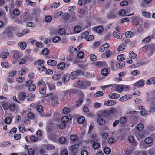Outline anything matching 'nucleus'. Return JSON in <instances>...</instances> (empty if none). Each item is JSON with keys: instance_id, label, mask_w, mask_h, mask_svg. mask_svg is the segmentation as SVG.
<instances>
[{"instance_id": "f704fd0d", "label": "nucleus", "mask_w": 155, "mask_h": 155, "mask_svg": "<svg viewBox=\"0 0 155 155\" xmlns=\"http://www.w3.org/2000/svg\"><path fill=\"white\" fill-rule=\"evenodd\" d=\"M144 141L146 144H149L152 143V139L150 137H147L145 139Z\"/></svg>"}, {"instance_id": "cd10ccee", "label": "nucleus", "mask_w": 155, "mask_h": 155, "mask_svg": "<svg viewBox=\"0 0 155 155\" xmlns=\"http://www.w3.org/2000/svg\"><path fill=\"white\" fill-rule=\"evenodd\" d=\"M136 128L138 131L142 130L144 129V126L141 123L139 124L136 126Z\"/></svg>"}, {"instance_id": "a878e982", "label": "nucleus", "mask_w": 155, "mask_h": 155, "mask_svg": "<svg viewBox=\"0 0 155 155\" xmlns=\"http://www.w3.org/2000/svg\"><path fill=\"white\" fill-rule=\"evenodd\" d=\"M101 116L103 117L110 116L108 110L102 111L101 113Z\"/></svg>"}, {"instance_id": "e433bc0d", "label": "nucleus", "mask_w": 155, "mask_h": 155, "mask_svg": "<svg viewBox=\"0 0 155 155\" xmlns=\"http://www.w3.org/2000/svg\"><path fill=\"white\" fill-rule=\"evenodd\" d=\"M130 97H129L127 95L122 96L119 99V100L120 101H127L128 99H130Z\"/></svg>"}, {"instance_id": "0eeeda50", "label": "nucleus", "mask_w": 155, "mask_h": 155, "mask_svg": "<svg viewBox=\"0 0 155 155\" xmlns=\"http://www.w3.org/2000/svg\"><path fill=\"white\" fill-rule=\"evenodd\" d=\"M116 101L114 100H107L104 102V104L107 106H113L115 104Z\"/></svg>"}, {"instance_id": "f257e3e1", "label": "nucleus", "mask_w": 155, "mask_h": 155, "mask_svg": "<svg viewBox=\"0 0 155 155\" xmlns=\"http://www.w3.org/2000/svg\"><path fill=\"white\" fill-rule=\"evenodd\" d=\"M12 28H11L8 27L3 33V35L5 37L9 38H12L13 36V35L12 32Z\"/></svg>"}, {"instance_id": "412c9836", "label": "nucleus", "mask_w": 155, "mask_h": 155, "mask_svg": "<svg viewBox=\"0 0 155 155\" xmlns=\"http://www.w3.org/2000/svg\"><path fill=\"white\" fill-rule=\"evenodd\" d=\"M113 35L114 37L118 39L121 40L123 39L122 35L119 33L114 32L113 33Z\"/></svg>"}, {"instance_id": "5fc2aeb1", "label": "nucleus", "mask_w": 155, "mask_h": 155, "mask_svg": "<svg viewBox=\"0 0 155 155\" xmlns=\"http://www.w3.org/2000/svg\"><path fill=\"white\" fill-rule=\"evenodd\" d=\"M125 46L124 44H121L119 45L118 48V51H122L125 49Z\"/></svg>"}, {"instance_id": "4d7b16f0", "label": "nucleus", "mask_w": 155, "mask_h": 155, "mask_svg": "<svg viewBox=\"0 0 155 155\" xmlns=\"http://www.w3.org/2000/svg\"><path fill=\"white\" fill-rule=\"evenodd\" d=\"M1 65L2 67L4 68H8L9 66L8 63L6 62H3L1 63Z\"/></svg>"}, {"instance_id": "2eb2a0df", "label": "nucleus", "mask_w": 155, "mask_h": 155, "mask_svg": "<svg viewBox=\"0 0 155 155\" xmlns=\"http://www.w3.org/2000/svg\"><path fill=\"white\" fill-rule=\"evenodd\" d=\"M155 78L154 77L150 78L146 81V84L147 85H150L153 84H154Z\"/></svg>"}, {"instance_id": "774afa93", "label": "nucleus", "mask_w": 155, "mask_h": 155, "mask_svg": "<svg viewBox=\"0 0 155 155\" xmlns=\"http://www.w3.org/2000/svg\"><path fill=\"white\" fill-rule=\"evenodd\" d=\"M103 28L102 26H99L96 28V31L98 33H101L103 31Z\"/></svg>"}, {"instance_id": "79ce46f5", "label": "nucleus", "mask_w": 155, "mask_h": 155, "mask_svg": "<svg viewBox=\"0 0 155 155\" xmlns=\"http://www.w3.org/2000/svg\"><path fill=\"white\" fill-rule=\"evenodd\" d=\"M149 113H147V111L145 110H143L140 112V114L141 115L146 117L150 113V112H148Z\"/></svg>"}, {"instance_id": "f3484780", "label": "nucleus", "mask_w": 155, "mask_h": 155, "mask_svg": "<svg viewBox=\"0 0 155 155\" xmlns=\"http://www.w3.org/2000/svg\"><path fill=\"white\" fill-rule=\"evenodd\" d=\"M70 78V76L69 74H66L63 76L62 81L64 83H66L68 82Z\"/></svg>"}, {"instance_id": "72a5a7b5", "label": "nucleus", "mask_w": 155, "mask_h": 155, "mask_svg": "<svg viewBox=\"0 0 155 155\" xmlns=\"http://www.w3.org/2000/svg\"><path fill=\"white\" fill-rule=\"evenodd\" d=\"M38 68L39 70L42 71H45L46 69V68L44 66L43 64L38 65Z\"/></svg>"}, {"instance_id": "052dcab7", "label": "nucleus", "mask_w": 155, "mask_h": 155, "mask_svg": "<svg viewBox=\"0 0 155 155\" xmlns=\"http://www.w3.org/2000/svg\"><path fill=\"white\" fill-rule=\"evenodd\" d=\"M104 62L100 61H97L95 63V65L98 67H101L104 65Z\"/></svg>"}, {"instance_id": "bf43d9fd", "label": "nucleus", "mask_w": 155, "mask_h": 155, "mask_svg": "<svg viewBox=\"0 0 155 155\" xmlns=\"http://www.w3.org/2000/svg\"><path fill=\"white\" fill-rule=\"evenodd\" d=\"M120 122L122 124H124L127 121V119L126 117H122L120 119Z\"/></svg>"}, {"instance_id": "603ef678", "label": "nucleus", "mask_w": 155, "mask_h": 155, "mask_svg": "<svg viewBox=\"0 0 155 155\" xmlns=\"http://www.w3.org/2000/svg\"><path fill=\"white\" fill-rule=\"evenodd\" d=\"M150 105L151 106L150 109V112H154L155 111V102L152 103Z\"/></svg>"}, {"instance_id": "5701e85b", "label": "nucleus", "mask_w": 155, "mask_h": 155, "mask_svg": "<svg viewBox=\"0 0 155 155\" xmlns=\"http://www.w3.org/2000/svg\"><path fill=\"white\" fill-rule=\"evenodd\" d=\"M18 45H19L21 48L22 50L25 49L26 48L27 44L25 42H22L18 44Z\"/></svg>"}, {"instance_id": "2f4dec72", "label": "nucleus", "mask_w": 155, "mask_h": 155, "mask_svg": "<svg viewBox=\"0 0 155 155\" xmlns=\"http://www.w3.org/2000/svg\"><path fill=\"white\" fill-rule=\"evenodd\" d=\"M9 109L12 112L14 111L16 109V106L15 104L12 103L9 106Z\"/></svg>"}, {"instance_id": "338daca9", "label": "nucleus", "mask_w": 155, "mask_h": 155, "mask_svg": "<svg viewBox=\"0 0 155 155\" xmlns=\"http://www.w3.org/2000/svg\"><path fill=\"white\" fill-rule=\"evenodd\" d=\"M90 57L91 60L93 61H95L96 60L97 57L94 54H91L90 56Z\"/></svg>"}, {"instance_id": "1a4fd4ad", "label": "nucleus", "mask_w": 155, "mask_h": 155, "mask_svg": "<svg viewBox=\"0 0 155 155\" xmlns=\"http://www.w3.org/2000/svg\"><path fill=\"white\" fill-rule=\"evenodd\" d=\"M26 97V94L25 93H18V99L20 101H23Z\"/></svg>"}, {"instance_id": "20e7f679", "label": "nucleus", "mask_w": 155, "mask_h": 155, "mask_svg": "<svg viewBox=\"0 0 155 155\" xmlns=\"http://www.w3.org/2000/svg\"><path fill=\"white\" fill-rule=\"evenodd\" d=\"M145 133L143 131H138L135 134V136L138 140H140L145 137Z\"/></svg>"}, {"instance_id": "f03ea898", "label": "nucleus", "mask_w": 155, "mask_h": 155, "mask_svg": "<svg viewBox=\"0 0 155 155\" xmlns=\"http://www.w3.org/2000/svg\"><path fill=\"white\" fill-rule=\"evenodd\" d=\"M129 58L130 59L129 60V58H128V59L126 61L128 63L131 64L133 62L132 59L135 58L137 55L133 51H130L129 52Z\"/></svg>"}, {"instance_id": "58836bf2", "label": "nucleus", "mask_w": 155, "mask_h": 155, "mask_svg": "<svg viewBox=\"0 0 155 155\" xmlns=\"http://www.w3.org/2000/svg\"><path fill=\"white\" fill-rule=\"evenodd\" d=\"M60 3L59 2H55L51 4V5L52 8H56L60 5Z\"/></svg>"}, {"instance_id": "0e129e2a", "label": "nucleus", "mask_w": 155, "mask_h": 155, "mask_svg": "<svg viewBox=\"0 0 155 155\" xmlns=\"http://www.w3.org/2000/svg\"><path fill=\"white\" fill-rule=\"evenodd\" d=\"M104 151L105 153L108 154L110 152V150L109 147H105L104 149Z\"/></svg>"}, {"instance_id": "9b49d317", "label": "nucleus", "mask_w": 155, "mask_h": 155, "mask_svg": "<svg viewBox=\"0 0 155 155\" xmlns=\"http://www.w3.org/2000/svg\"><path fill=\"white\" fill-rule=\"evenodd\" d=\"M134 86L138 87L139 86L143 87L144 85V81L143 80H140L134 84Z\"/></svg>"}, {"instance_id": "c756f323", "label": "nucleus", "mask_w": 155, "mask_h": 155, "mask_svg": "<svg viewBox=\"0 0 155 155\" xmlns=\"http://www.w3.org/2000/svg\"><path fill=\"white\" fill-rule=\"evenodd\" d=\"M97 122L99 125H103L105 124V121L104 119L101 118H99L97 120Z\"/></svg>"}, {"instance_id": "680f3d73", "label": "nucleus", "mask_w": 155, "mask_h": 155, "mask_svg": "<svg viewBox=\"0 0 155 155\" xmlns=\"http://www.w3.org/2000/svg\"><path fill=\"white\" fill-rule=\"evenodd\" d=\"M72 90L70 89L66 91H64L62 92L63 93L64 96H66L69 94L70 95L71 93L72 92Z\"/></svg>"}, {"instance_id": "9d476101", "label": "nucleus", "mask_w": 155, "mask_h": 155, "mask_svg": "<svg viewBox=\"0 0 155 155\" xmlns=\"http://www.w3.org/2000/svg\"><path fill=\"white\" fill-rule=\"evenodd\" d=\"M125 65V62L124 61H118L116 64V65L118 68H122Z\"/></svg>"}, {"instance_id": "e2e57ef3", "label": "nucleus", "mask_w": 155, "mask_h": 155, "mask_svg": "<svg viewBox=\"0 0 155 155\" xmlns=\"http://www.w3.org/2000/svg\"><path fill=\"white\" fill-rule=\"evenodd\" d=\"M128 4V2L126 0H124L120 3V5L121 6H125L127 5Z\"/></svg>"}, {"instance_id": "37998d69", "label": "nucleus", "mask_w": 155, "mask_h": 155, "mask_svg": "<svg viewBox=\"0 0 155 155\" xmlns=\"http://www.w3.org/2000/svg\"><path fill=\"white\" fill-rule=\"evenodd\" d=\"M59 143L62 144L65 143L66 141V139L64 137H61L59 140Z\"/></svg>"}, {"instance_id": "69168bd1", "label": "nucleus", "mask_w": 155, "mask_h": 155, "mask_svg": "<svg viewBox=\"0 0 155 155\" xmlns=\"http://www.w3.org/2000/svg\"><path fill=\"white\" fill-rule=\"evenodd\" d=\"M140 73V71L138 70H135L132 71L131 74L133 75H137Z\"/></svg>"}, {"instance_id": "09e8293b", "label": "nucleus", "mask_w": 155, "mask_h": 155, "mask_svg": "<svg viewBox=\"0 0 155 155\" xmlns=\"http://www.w3.org/2000/svg\"><path fill=\"white\" fill-rule=\"evenodd\" d=\"M74 29L75 33H78L80 32L81 28L79 26H76L74 27Z\"/></svg>"}, {"instance_id": "8fccbe9b", "label": "nucleus", "mask_w": 155, "mask_h": 155, "mask_svg": "<svg viewBox=\"0 0 155 155\" xmlns=\"http://www.w3.org/2000/svg\"><path fill=\"white\" fill-rule=\"evenodd\" d=\"M36 88V86L34 84H32L28 87V90L30 91H32L35 90Z\"/></svg>"}, {"instance_id": "a18cd8bd", "label": "nucleus", "mask_w": 155, "mask_h": 155, "mask_svg": "<svg viewBox=\"0 0 155 155\" xmlns=\"http://www.w3.org/2000/svg\"><path fill=\"white\" fill-rule=\"evenodd\" d=\"M42 54L44 55H48L49 53V51L47 48H45L43 49L41 52Z\"/></svg>"}, {"instance_id": "dca6fc26", "label": "nucleus", "mask_w": 155, "mask_h": 155, "mask_svg": "<svg viewBox=\"0 0 155 155\" xmlns=\"http://www.w3.org/2000/svg\"><path fill=\"white\" fill-rule=\"evenodd\" d=\"M84 81H78V87L81 89H85L86 87L84 85Z\"/></svg>"}, {"instance_id": "f8f14e48", "label": "nucleus", "mask_w": 155, "mask_h": 155, "mask_svg": "<svg viewBox=\"0 0 155 155\" xmlns=\"http://www.w3.org/2000/svg\"><path fill=\"white\" fill-rule=\"evenodd\" d=\"M77 147V145H73L69 147V150L73 153H76L78 151Z\"/></svg>"}, {"instance_id": "bb28decb", "label": "nucleus", "mask_w": 155, "mask_h": 155, "mask_svg": "<svg viewBox=\"0 0 155 155\" xmlns=\"http://www.w3.org/2000/svg\"><path fill=\"white\" fill-rule=\"evenodd\" d=\"M116 91L119 92H121L123 90L122 85H118L116 87Z\"/></svg>"}, {"instance_id": "4468645a", "label": "nucleus", "mask_w": 155, "mask_h": 155, "mask_svg": "<svg viewBox=\"0 0 155 155\" xmlns=\"http://www.w3.org/2000/svg\"><path fill=\"white\" fill-rule=\"evenodd\" d=\"M110 45L107 43L103 45L101 47L100 51L103 52L104 51L106 50L108 48H109Z\"/></svg>"}, {"instance_id": "49530a36", "label": "nucleus", "mask_w": 155, "mask_h": 155, "mask_svg": "<svg viewBox=\"0 0 155 155\" xmlns=\"http://www.w3.org/2000/svg\"><path fill=\"white\" fill-rule=\"evenodd\" d=\"M35 153V150L33 148H30L28 151V153L29 155H34Z\"/></svg>"}, {"instance_id": "a211bd4d", "label": "nucleus", "mask_w": 155, "mask_h": 155, "mask_svg": "<svg viewBox=\"0 0 155 155\" xmlns=\"http://www.w3.org/2000/svg\"><path fill=\"white\" fill-rule=\"evenodd\" d=\"M63 73L62 72L59 73L58 74H56L53 76L52 79L54 80H58L63 75Z\"/></svg>"}, {"instance_id": "864d4df0", "label": "nucleus", "mask_w": 155, "mask_h": 155, "mask_svg": "<svg viewBox=\"0 0 155 155\" xmlns=\"http://www.w3.org/2000/svg\"><path fill=\"white\" fill-rule=\"evenodd\" d=\"M61 38L59 36H55L53 39V41L54 43H57L61 41Z\"/></svg>"}, {"instance_id": "3c124183", "label": "nucleus", "mask_w": 155, "mask_h": 155, "mask_svg": "<svg viewBox=\"0 0 155 155\" xmlns=\"http://www.w3.org/2000/svg\"><path fill=\"white\" fill-rule=\"evenodd\" d=\"M77 120L78 123H82L84 122L85 118L84 117L81 116L78 117Z\"/></svg>"}, {"instance_id": "13d9d810", "label": "nucleus", "mask_w": 155, "mask_h": 155, "mask_svg": "<svg viewBox=\"0 0 155 155\" xmlns=\"http://www.w3.org/2000/svg\"><path fill=\"white\" fill-rule=\"evenodd\" d=\"M71 140L73 141H76L78 140V137L76 135H72L70 137Z\"/></svg>"}, {"instance_id": "423d86ee", "label": "nucleus", "mask_w": 155, "mask_h": 155, "mask_svg": "<svg viewBox=\"0 0 155 155\" xmlns=\"http://www.w3.org/2000/svg\"><path fill=\"white\" fill-rule=\"evenodd\" d=\"M132 20L131 24L133 26L136 27L139 25V21L136 19L135 17H132Z\"/></svg>"}, {"instance_id": "393cba45", "label": "nucleus", "mask_w": 155, "mask_h": 155, "mask_svg": "<svg viewBox=\"0 0 155 155\" xmlns=\"http://www.w3.org/2000/svg\"><path fill=\"white\" fill-rule=\"evenodd\" d=\"M57 136L54 134H52L49 135L48 137V138L51 140L54 141L57 139Z\"/></svg>"}, {"instance_id": "de8ad7c7", "label": "nucleus", "mask_w": 155, "mask_h": 155, "mask_svg": "<svg viewBox=\"0 0 155 155\" xmlns=\"http://www.w3.org/2000/svg\"><path fill=\"white\" fill-rule=\"evenodd\" d=\"M104 93L102 91H98L94 94V96L96 97H98L100 96H103Z\"/></svg>"}, {"instance_id": "c03bdc74", "label": "nucleus", "mask_w": 155, "mask_h": 155, "mask_svg": "<svg viewBox=\"0 0 155 155\" xmlns=\"http://www.w3.org/2000/svg\"><path fill=\"white\" fill-rule=\"evenodd\" d=\"M77 76V75L76 74V72H75V71L72 72L71 73V78L72 79V80L74 79L75 78H76Z\"/></svg>"}, {"instance_id": "ea45409f", "label": "nucleus", "mask_w": 155, "mask_h": 155, "mask_svg": "<svg viewBox=\"0 0 155 155\" xmlns=\"http://www.w3.org/2000/svg\"><path fill=\"white\" fill-rule=\"evenodd\" d=\"M133 34L131 31H128L125 34V35L127 38H130L133 36Z\"/></svg>"}, {"instance_id": "ddd939ff", "label": "nucleus", "mask_w": 155, "mask_h": 155, "mask_svg": "<svg viewBox=\"0 0 155 155\" xmlns=\"http://www.w3.org/2000/svg\"><path fill=\"white\" fill-rule=\"evenodd\" d=\"M112 54L111 52L109 50L107 51L106 52L103 53L102 55V57L103 58H108L110 57Z\"/></svg>"}, {"instance_id": "39448f33", "label": "nucleus", "mask_w": 155, "mask_h": 155, "mask_svg": "<svg viewBox=\"0 0 155 155\" xmlns=\"http://www.w3.org/2000/svg\"><path fill=\"white\" fill-rule=\"evenodd\" d=\"M91 143L92 144L93 148L94 149H97L100 147V144L98 143V140L97 139H94L91 141Z\"/></svg>"}, {"instance_id": "7c9ffc66", "label": "nucleus", "mask_w": 155, "mask_h": 155, "mask_svg": "<svg viewBox=\"0 0 155 155\" xmlns=\"http://www.w3.org/2000/svg\"><path fill=\"white\" fill-rule=\"evenodd\" d=\"M57 67L58 69L63 70L65 67V64L63 62H62L58 64L57 65Z\"/></svg>"}, {"instance_id": "aec40b11", "label": "nucleus", "mask_w": 155, "mask_h": 155, "mask_svg": "<svg viewBox=\"0 0 155 155\" xmlns=\"http://www.w3.org/2000/svg\"><path fill=\"white\" fill-rule=\"evenodd\" d=\"M84 99V96H83L77 100L76 103V106L77 107H79L81 105Z\"/></svg>"}, {"instance_id": "4c0bfd02", "label": "nucleus", "mask_w": 155, "mask_h": 155, "mask_svg": "<svg viewBox=\"0 0 155 155\" xmlns=\"http://www.w3.org/2000/svg\"><path fill=\"white\" fill-rule=\"evenodd\" d=\"M101 72L102 74L104 76H107L108 75V71L106 68L103 69Z\"/></svg>"}, {"instance_id": "c9c22d12", "label": "nucleus", "mask_w": 155, "mask_h": 155, "mask_svg": "<svg viewBox=\"0 0 155 155\" xmlns=\"http://www.w3.org/2000/svg\"><path fill=\"white\" fill-rule=\"evenodd\" d=\"M9 55V53L8 52H4L0 54V57L2 58H5Z\"/></svg>"}, {"instance_id": "c85d7f7f", "label": "nucleus", "mask_w": 155, "mask_h": 155, "mask_svg": "<svg viewBox=\"0 0 155 155\" xmlns=\"http://www.w3.org/2000/svg\"><path fill=\"white\" fill-rule=\"evenodd\" d=\"M153 38L152 36H150L147 37L145 38L142 41L143 43H146L149 42L150 40L151 39Z\"/></svg>"}, {"instance_id": "6e6d98bb", "label": "nucleus", "mask_w": 155, "mask_h": 155, "mask_svg": "<svg viewBox=\"0 0 155 155\" xmlns=\"http://www.w3.org/2000/svg\"><path fill=\"white\" fill-rule=\"evenodd\" d=\"M13 13L15 16H18L20 14V12L18 9H15L13 10Z\"/></svg>"}, {"instance_id": "7ed1b4c3", "label": "nucleus", "mask_w": 155, "mask_h": 155, "mask_svg": "<svg viewBox=\"0 0 155 155\" xmlns=\"http://www.w3.org/2000/svg\"><path fill=\"white\" fill-rule=\"evenodd\" d=\"M13 57L16 60L19 59L21 57L22 55L20 52L18 50H14L12 51Z\"/></svg>"}, {"instance_id": "6e6552de", "label": "nucleus", "mask_w": 155, "mask_h": 155, "mask_svg": "<svg viewBox=\"0 0 155 155\" xmlns=\"http://www.w3.org/2000/svg\"><path fill=\"white\" fill-rule=\"evenodd\" d=\"M148 49L149 51V54L150 55H152L155 51V45H150L148 47Z\"/></svg>"}, {"instance_id": "4be33fe9", "label": "nucleus", "mask_w": 155, "mask_h": 155, "mask_svg": "<svg viewBox=\"0 0 155 155\" xmlns=\"http://www.w3.org/2000/svg\"><path fill=\"white\" fill-rule=\"evenodd\" d=\"M110 116L117 113V110L115 108L112 107L108 110Z\"/></svg>"}, {"instance_id": "a19ab883", "label": "nucleus", "mask_w": 155, "mask_h": 155, "mask_svg": "<svg viewBox=\"0 0 155 155\" xmlns=\"http://www.w3.org/2000/svg\"><path fill=\"white\" fill-rule=\"evenodd\" d=\"M19 130L22 132H24L26 131V130L23 124H20L19 125Z\"/></svg>"}, {"instance_id": "473e14b6", "label": "nucleus", "mask_w": 155, "mask_h": 155, "mask_svg": "<svg viewBox=\"0 0 155 155\" xmlns=\"http://www.w3.org/2000/svg\"><path fill=\"white\" fill-rule=\"evenodd\" d=\"M68 117L67 116H63L61 118V121L64 123H67L69 121Z\"/></svg>"}, {"instance_id": "6ab92c4d", "label": "nucleus", "mask_w": 155, "mask_h": 155, "mask_svg": "<svg viewBox=\"0 0 155 155\" xmlns=\"http://www.w3.org/2000/svg\"><path fill=\"white\" fill-rule=\"evenodd\" d=\"M109 97L111 99H117L120 97V95L117 93H113L109 94L108 95Z\"/></svg>"}, {"instance_id": "b1692460", "label": "nucleus", "mask_w": 155, "mask_h": 155, "mask_svg": "<svg viewBox=\"0 0 155 155\" xmlns=\"http://www.w3.org/2000/svg\"><path fill=\"white\" fill-rule=\"evenodd\" d=\"M47 63L48 65H50L54 66L55 65L57 64V62L55 60H49L47 61Z\"/></svg>"}]
</instances>
